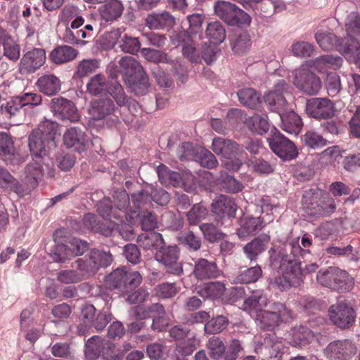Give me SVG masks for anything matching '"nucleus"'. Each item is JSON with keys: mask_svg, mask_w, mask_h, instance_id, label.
I'll return each instance as SVG.
<instances>
[{"mask_svg": "<svg viewBox=\"0 0 360 360\" xmlns=\"http://www.w3.org/2000/svg\"><path fill=\"white\" fill-rule=\"evenodd\" d=\"M268 311L276 316L280 322L288 321L292 318L291 311L283 303L280 302L271 303Z\"/></svg>", "mask_w": 360, "mask_h": 360, "instance_id": "obj_61", "label": "nucleus"}, {"mask_svg": "<svg viewBox=\"0 0 360 360\" xmlns=\"http://www.w3.org/2000/svg\"><path fill=\"white\" fill-rule=\"evenodd\" d=\"M228 319L223 316H218L207 321L204 327L205 332L208 334H216L223 331L228 326Z\"/></svg>", "mask_w": 360, "mask_h": 360, "instance_id": "obj_59", "label": "nucleus"}, {"mask_svg": "<svg viewBox=\"0 0 360 360\" xmlns=\"http://www.w3.org/2000/svg\"><path fill=\"white\" fill-rule=\"evenodd\" d=\"M50 255L54 262L58 263H65L73 257L70 247L63 243L56 244Z\"/></svg>", "mask_w": 360, "mask_h": 360, "instance_id": "obj_56", "label": "nucleus"}, {"mask_svg": "<svg viewBox=\"0 0 360 360\" xmlns=\"http://www.w3.org/2000/svg\"><path fill=\"white\" fill-rule=\"evenodd\" d=\"M206 348L212 359L224 360L226 347L221 338L218 336H212L206 343Z\"/></svg>", "mask_w": 360, "mask_h": 360, "instance_id": "obj_41", "label": "nucleus"}, {"mask_svg": "<svg viewBox=\"0 0 360 360\" xmlns=\"http://www.w3.org/2000/svg\"><path fill=\"white\" fill-rule=\"evenodd\" d=\"M267 139L270 148L285 161L291 160L298 155L295 143L275 129V131Z\"/></svg>", "mask_w": 360, "mask_h": 360, "instance_id": "obj_12", "label": "nucleus"}, {"mask_svg": "<svg viewBox=\"0 0 360 360\" xmlns=\"http://www.w3.org/2000/svg\"><path fill=\"white\" fill-rule=\"evenodd\" d=\"M107 92L115 100L117 105L122 107L128 105L129 110L131 108L136 111V108L138 105L135 101H129V98L126 95L122 86L117 82H112L109 84Z\"/></svg>", "mask_w": 360, "mask_h": 360, "instance_id": "obj_32", "label": "nucleus"}, {"mask_svg": "<svg viewBox=\"0 0 360 360\" xmlns=\"http://www.w3.org/2000/svg\"><path fill=\"white\" fill-rule=\"evenodd\" d=\"M269 242L270 236L269 235H260L243 247V252L250 261H256L259 255L266 250Z\"/></svg>", "mask_w": 360, "mask_h": 360, "instance_id": "obj_24", "label": "nucleus"}, {"mask_svg": "<svg viewBox=\"0 0 360 360\" xmlns=\"http://www.w3.org/2000/svg\"><path fill=\"white\" fill-rule=\"evenodd\" d=\"M51 109L54 115L62 120L71 122H77L79 115L75 105L64 98H55L51 100Z\"/></svg>", "mask_w": 360, "mask_h": 360, "instance_id": "obj_19", "label": "nucleus"}, {"mask_svg": "<svg viewBox=\"0 0 360 360\" xmlns=\"http://www.w3.org/2000/svg\"><path fill=\"white\" fill-rule=\"evenodd\" d=\"M38 131L39 135L46 139L47 145L56 147L55 139L60 134L58 132V124L56 122L44 119L40 122L37 129H34Z\"/></svg>", "mask_w": 360, "mask_h": 360, "instance_id": "obj_34", "label": "nucleus"}, {"mask_svg": "<svg viewBox=\"0 0 360 360\" xmlns=\"http://www.w3.org/2000/svg\"><path fill=\"white\" fill-rule=\"evenodd\" d=\"M212 210L219 216L233 217L236 214V205L228 196L220 195L212 202Z\"/></svg>", "mask_w": 360, "mask_h": 360, "instance_id": "obj_28", "label": "nucleus"}, {"mask_svg": "<svg viewBox=\"0 0 360 360\" xmlns=\"http://www.w3.org/2000/svg\"><path fill=\"white\" fill-rule=\"evenodd\" d=\"M124 7L117 0H109L101 6L99 12L101 16L105 21H112L120 18L123 12Z\"/></svg>", "mask_w": 360, "mask_h": 360, "instance_id": "obj_38", "label": "nucleus"}, {"mask_svg": "<svg viewBox=\"0 0 360 360\" xmlns=\"http://www.w3.org/2000/svg\"><path fill=\"white\" fill-rule=\"evenodd\" d=\"M292 83L300 91L307 95L316 94L321 86L319 77L304 65L294 71Z\"/></svg>", "mask_w": 360, "mask_h": 360, "instance_id": "obj_11", "label": "nucleus"}, {"mask_svg": "<svg viewBox=\"0 0 360 360\" xmlns=\"http://www.w3.org/2000/svg\"><path fill=\"white\" fill-rule=\"evenodd\" d=\"M15 155L14 143L6 133H0V158L5 162H11Z\"/></svg>", "mask_w": 360, "mask_h": 360, "instance_id": "obj_46", "label": "nucleus"}, {"mask_svg": "<svg viewBox=\"0 0 360 360\" xmlns=\"http://www.w3.org/2000/svg\"><path fill=\"white\" fill-rule=\"evenodd\" d=\"M316 281L323 287L342 292L352 290L354 285V280L347 272L333 266L319 271Z\"/></svg>", "mask_w": 360, "mask_h": 360, "instance_id": "obj_4", "label": "nucleus"}, {"mask_svg": "<svg viewBox=\"0 0 360 360\" xmlns=\"http://www.w3.org/2000/svg\"><path fill=\"white\" fill-rule=\"evenodd\" d=\"M82 321L83 323L77 326L78 333L84 335L89 328L94 327L97 330H103L111 320L110 314L107 311H98L93 304H86L82 308Z\"/></svg>", "mask_w": 360, "mask_h": 360, "instance_id": "obj_8", "label": "nucleus"}, {"mask_svg": "<svg viewBox=\"0 0 360 360\" xmlns=\"http://www.w3.org/2000/svg\"><path fill=\"white\" fill-rule=\"evenodd\" d=\"M131 315L138 319H145L149 317L162 316L165 311L162 304L155 303L148 307L136 306L131 309Z\"/></svg>", "mask_w": 360, "mask_h": 360, "instance_id": "obj_35", "label": "nucleus"}, {"mask_svg": "<svg viewBox=\"0 0 360 360\" xmlns=\"http://www.w3.org/2000/svg\"><path fill=\"white\" fill-rule=\"evenodd\" d=\"M126 85L137 96H143L148 92L150 87L149 79L145 70L132 79L127 80Z\"/></svg>", "mask_w": 360, "mask_h": 360, "instance_id": "obj_37", "label": "nucleus"}, {"mask_svg": "<svg viewBox=\"0 0 360 360\" xmlns=\"http://www.w3.org/2000/svg\"><path fill=\"white\" fill-rule=\"evenodd\" d=\"M283 345L278 341H274L271 335L265 337L264 342L256 349L257 353L261 354L264 359L281 358Z\"/></svg>", "mask_w": 360, "mask_h": 360, "instance_id": "obj_25", "label": "nucleus"}, {"mask_svg": "<svg viewBox=\"0 0 360 360\" xmlns=\"http://www.w3.org/2000/svg\"><path fill=\"white\" fill-rule=\"evenodd\" d=\"M77 54L78 51L75 48L68 45H61L52 50L49 58L53 63L59 65L73 60Z\"/></svg>", "mask_w": 360, "mask_h": 360, "instance_id": "obj_33", "label": "nucleus"}, {"mask_svg": "<svg viewBox=\"0 0 360 360\" xmlns=\"http://www.w3.org/2000/svg\"><path fill=\"white\" fill-rule=\"evenodd\" d=\"M342 62V58L340 56L323 55L309 61V65L319 72H324L329 68L335 70L340 68Z\"/></svg>", "mask_w": 360, "mask_h": 360, "instance_id": "obj_30", "label": "nucleus"}, {"mask_svg": "<svg viewBox=\"0 0 360 360\" xmlns=\"http://www.w3.org/2000/svg\"><path fill=\"white\" fill-rule=\"evenodd\" d=\"M356 347L348 340L330 342L325 349V355L329 360H349L356 353Z\"/></svg>", "mask_w": 360, "mask_h": 360, "instance_id": "obj_18", "label": "nucleus"}, {"mask_svg": "<svg viewBox=\"0 0 360 360\" xmlns=\"http://www.w3.org/2000/svg\"><path fill=\"white\" fill-rule=\"evenodd\" d=\"M115 108V104L111 99H97L91 103L89 112L93 120H101L114 112Z\"/></svg>", "mask_w": 360, "mask_h": 360, "instance_id": "obj_26", "label": "nucleus"}, {"mask_svg": "<svg viewBox=\"0 0 360 360\" xmlns=\"http://www.w3.org/2000/svg\"><path fill=\"white\" fill-rule=\"evenodd\" d=\"M289 89L288 84L284 79H281L275 85L274 90L264 96L270 110L280 115L285 110L288 103L284 94L289 92Z\"/></svg>", "mask_w": 360, "mask_h": 360, "instance_id": "obj_15", "label": "nucleus"}, {"mask_svg": "<svg viewBox=\"0 0 360 360\" xmlns=\"http://www.w3.org/2000/svg\"><path fill=\"white\" fill-rule=\"evenodd\" d=\"M338 46V51L354 63L360 58V43L355 39L349 37L344 42L342 40Z\"/></svg>", "mask_w": 360, "mask_h": 360, "instance_id": "obj_44", "label": "nucleus"}, {"mask_svg": "<svg viewBox=\"0 0 360 360\" xmlns=\"http://www.w3.org/2000/svg\"><path fill=\"white\" fill-rule=\"evenodd\" d=\"M245 123L252 132L257 134H265L269 129V123L266 115L255 114L248 118Z\"/></svg>", "mask_w": 360, "mask_h": 360, "instance_id": "obj_45", "label": "nucleus"}, {"mask_svg": "<svg viewBox=\"0 0 360 360\" xmlns=\"http://www.w3.org/2000/svg\"><path fill=\"white\" fill-rule=\"evenodd\" d=\"M347 32L349 37H360V15L357 13H351L346 20Z\"/></svg>", "mask_w": 360, "mask_h": 360, "instance_id": "obj_64", "label": "nucleus"}, {"mask_svg": "<svg viewBox=\"0 0 360 360\" xmlns=\"http://www.w3.org/2000/svg\"><path fill=\"white\" fill-rule=\"evenodd\" d=\"M28 145L34 161L29 165H35L41 167L43 171L46 169L51 172L54 165L45 148L52 146L47 145L46 139L39 135L38 131L33 130L29 136Z\"/></svg>", "mask_w": 360, "mask_h": 360, "instance_id": "obj_7", "label": "nucleus"}, {"mask_svg": "<svg viewBox=\"0 0 360 360\" xmlns=\"http://www.w3.org/2000/svg\"><path fill=\"white\" fill-rule=\"evenodd\" d=\"M44 175L43 169L35 165H28L25 170V177L21 181L14 179L10 189L19 197L29 195L38 185Z\"/></svg>", "mask_w": 360, "mask_h": 360, "instance_id": "obj_10", "label": "nucleus"}, {"mask_svg": "<svg viewBox=\"0 0 360 360\" xmlns=\"http://www.w3.org/2000/svg\"><path fill=\"white\" fill-rule=\"evenodd\" d=\"M112 262V256L108 251L100 250H91L82 258H78L72 264V267L76 269L84 276L94 275L101 267H106Z\"/></svg>", "mask_w": 360, "mask_h": 360, "instance_id": "obj_3", "label": "nucleus"}, {"mask_svg": "<svg viewBox=\"0 0 360 360\" xmlns=\"http://www.w3.org/2000/svg\"><path fill=\"white\" fill-rule=\"evenodd\" d=\"M157 173L159 180L163 184H171L173 186H180L181 175L180 173L170 170L164 165H160L157 167Z\"/></svg>", "mask_w": 360, "mask_h": 360, "instance_id": "obj_48", "label": "nucleus"}, {"mask_svg": "<svg viewBox=\"0 0 360 360\" xmlns=\"http://www.w3.org/2000/svg\"><path fill=\"white\" fill-rule=\"evenodd\" d=\"M238 100L243 105L257 108L261 103L260 94L252 88H244L237 92Z\"/></svg>", "mask_w": 360, "mask_h": 360, "instance_id": "obj_43", "label": "nucleus"}, {"mask_svg": "<svg viewBox=\"0 0 360 360\" xmlns=\"http://www.w3.org/2000/svg\"><path fill=\"white\" fill-rule=\"evenodd\" d=\"M250 37L246 32H242L231 39L232 50L236 54H243L250 47Z\"/></svg>", "mask_w": 360, "mask_h": 360, "instance_id": "obj_55", "label": "nucleus"}, {"mask_svg": "<svg viewBox=\"0 0 360 360\" xmlns=\"http://www.w3.org/2000/svg\"><path fill=\"white\" fill-rule=\"evenodd\" d=\"M177 19L169 11L152 12L144 20L145 25L150 30H169L176 24Z\"/></svg>", "mask_w": 360, "mask_h": 360, "instance_id": "obj_21", "label": "nucleus"}, {"mask_svg": "<svg viewBox=\"0 0 360 360\" xmlns=\"http://www.w3.org/2000/svg\"><path fill=\"white\" fill-rule=\"evenodd\" d=\"M64 144L68 148L75 147L78 151L83 150L87 143L85 133L78 127H71L63 134Z\"/></svg>", "mask_w": 360, "mask_h": 360, "instance_id": "obj_27", "label": "nucleus"}, {"mask_svg": "<svg viewBox=\"0 0 360 360\" xmlns=\"http://www.w3.org/2000/svg\"><path fill=\"white\" fill-rule=\"evenodd\" d=\"M98 212L103 218L110 221H112V218L120 219L122 217V214H118L115 207H112V202L108 198H105L98 202Z\"/></svg>", "mask_w": 360, "mask_h": 360, "instance_id": "obj_53", "label": "nucleus"}, {"mask_svg": "<svg viewBox=\"0 0 360 360\" xmlns=\"http://www.w3.org/2000/svg\"><path fill=\"white\" fill-rule=\"evenodd\" d=\"M137 243L140 247L145 250H159L165 245L162 234L158 232L141 233L138 236Z\"/></svg>", "mask_w": 360, "mask_h": 360, "instance_id": "obj_36", "label": "nucleus"}, {"mask_svg": "<svg viewBox=\"0 0 360 360\" xmlns=\"http://www.w3.org/2000/svg\"><path fill=\"white\" fill-rule=\"evenodd\" d=\"M109 84L104 75L97 74L89 79L86 90L91 96H96L107 93Z\"/></svg>", "mask_w": 360, "mask_h": 360, "instance_id": "obj_42", "label": "nucleus"}, {"mask_svg": "<svg viewBox=\"0 0 360 360\" xmlns=\"http://www.w3.org/2000/svg\"><path fill=\"white\" fill-rule=\"evenodd\" d=\"M212 149L217 155H221L227 159H231L232 156H242L245 153L243 147L236 141L221 137L213 139Z\"/></svg>", "mask_w": 360, "mask_h": 360, "instance_id": "obj_22", "label": "nucleus"}, {"mask_svg": "<svg viewBox=\"0 0 360 360\" xmlns=\"http://www.w3.org/2000/svg\"><path fill=\"white\" fill-rule=\"evenodd\" d=\"M106 282L110 288H116L122 294H127L141 284L142 276L138 271L117 269L107 276Z\"/></svg>", "mask_w": 360, "mask_h": 360, "instance_id": "obj_6", "label": "nucleus"}, {"mask_svg": "<svg viewBox=\"0 0 360 360\" xmlns=\"http://www.w3.org/2000/svg\"><path fill=\"white\" fill-rule=\"evenodd\" d=\"M206 37L215 44H221L226 39V30L219 21L210 22L205 30Z\"/></svg>", "mask_w": 360, "mask_h": 360, "instance_id": "obj_49", "label": "nucleus"}, {"mask_svg": "<svg viewBox=\"0 0 360 360\" xmlns=\"http://www.w3.org/2000/svg\"><path fill=\"white\" fill-rule=\"evenodd\" d=\"M328 316L330 320L340 328H349L355 319L353 308L344 302L330 306Z\"/></svg>", "mask_w": 360, "mask_h": 360, "instance_id": "obj_16", "label": "nucleus"}, {"mask_svg": "<svg viewBox=\"0 0 360 360\" xmlns=\"http://www.w3.org/2000/svg\"><path fill=\"white\" fill-rule=\"evenodd\" d=\"M208 214L207 209L200 203L193 205L187 212L186 217L190 225H197L200 221L205 219Z\"/></svg>", "mask_w": 360, "mask_h": 360, "instance_id": "obj_57", "label": "nucleus"}, {"mask_svg": "<svg viewBox=\"0 0 360 360\" xmlns=\"http://www.w3.org/2000/svg\"><path fill=\"white\" fill-rule=\"evenodd\" d=\"M46 59V51L44 49L34 48L22 55L18 71L22 75L33 74L44 65Z\"/></svg>", "mask_w": 360, "mask_h": 360, "instance_id": "obj_14", "label": "nucleus"}, {"mask_svg": "<svg viewBox=\"0 0 360 360\" xmlns=\"http://www.w3.org/2000/svg\"><path fill=\"white\" fill-rule=\"evenodd\" d=\"M262 269L259 265L250 267L236 277V281L239 283H250L257 281L262 276Z\"/></svg>", "mask_w": 360, "mask_h": 360, "instance_id": "obj_58", "label": "nucleus"}, {"mask_svg": "<svg viewBox=\"0 0 360 360\" xmlns=\"http://www.w3.org/2000/svg\"><path fill=\"white\" fill-rule=\"evenodd\" d=\"M276 165L275 158L269 160L258 158L251 162L250 166L254 172L260 174H269L274 172Z\"/></svg>", "mask_w": 360, "mask_h": 360, "instance_id": "obj_52", "label": "nucleus"}, {"mask_svg": "<svg viewBox=\"0 0 360 360\" xmlns=\"http://www.w3.org/2000/svg\"><path fill=\"white\" fill-rule=\"evenodd\" d=\"M300 251L298 241L278 245L269 250L271 265L278 268L283 275V289L297 287L303 281V271L297 256Z\"/></svg>", "mask_w": 360, "mask_h": 360, "instance_id": "obj_1", "label": "nucleus"}, {"mask_svg": "<svg viewBox=\"0 0 360 360\" xmlns=\"http://www.w3.org/2000/svg\"><path fill=\"white\" fill-rule=\"evenodd\" d=\"M140 52L142 56L150 62H153L155 63H171L172 62V60L167 55V53L157 49L143 48L140 50Z\"/></svg>", "mask_w": 360, "mask_h": 360, "instance_id": "obj_54", "label": "nucleus"}, {"mask_svg": "<svg viewBox=\"0 0 360 360\" xmlns=\"http://www.w3.org/2000/svg\"><path fill=\"white\" fill-rule=\"evenodd\" d=\"M155 259L164 266L167 273L180 275L183 272L181 263L179 262V249L176 245H162L155 255Z\"/></svg>", "mask_w": 360, "mask_h": 360, "instance_id": "obj_13", "label": "nucleus"}, {"mask_svg": "<svg viewBox=\"0 0 360 360\" xmlns=\"http://www.w3.org/2000/svg\"><path fill=\"white\" fill-rule=\"evenodd\" d=\"M302 208L308 216L320 217L333 213L336 210V205L333 198L316 188L304 192Z\"/></svg>", "mask_w": 360, "mask_h": 360, "instance_id": "obj_2", "label": "nucleus"}, {"mask_svg": "<svg viewBox=\"0 0 360 360\" xmlns=\"http://www.w3.org/2000/svg\"><path fill=\"white\" fill-rule=\"evenodd\" d=\"M256 323L264 330H271L281 323L268 310H259L256 316Z\"/></svg>", "mask_w": 360, "mask_h": 360, "instance_id": "obj_51", "label": "nucleus"}, {"mask_svg": "<svg viewBox=\"0 0 360 360\" xmlns=\"http://www.w3.org/2000/svg\"><path fill=\"white\" fill-rule=\"evenodd\" d=\"M281 128L289 134H297L302 129V122L300 116L293 111L279 115Z\"/></svg>", "mask_w": 360, "mask_h": 360, "instance_id": "obj_39", "label": "nucleus"}, {"mask_svg": "<svg viewBox=\"0 0 360 360\" xmlns=\"http://www.w3.org/2000/svg\"><path fill=\"white\" fill-rule=\"evenodd\" d=\"M214 13L231 26L248 25L251 23V17L236 5L226 1H217L214 4Z\"/></svg>", "mask_w": 360, "mask_h": 360, "instance_id": "obj_5", "label": "nucleus"}, {"mask_svg": "<svg viewBox=\"0 0 360 360\" xmlns=\"http://www.w3.org/2000/svg\"><path fill=\"white\" fill-rule=\"evenodd\" d=\"M268 298L262 291L257 290L245 299L243 302V309L245 311L252 309H261L266 307Z\"/></svg>", "mask_w": 360, "mask_h": 360, "instance_id": "obj_47", "label": "nucleus"}, {"mask_svg": "<svg viewBox=\"0 0 360 360\" xmlns=\"http://www.w3.org/2000/svg\"><path fill=\"white\" fill-rule=\"evenodd\" d=\"M58 281L65 284H73L84 280V276L76 269L61 270L57 273Z\"/></svg>", "mask_w": 360, "mask_h": 360, "instance_id": "obj_62", "label": "nucleus"}, {"mask_svg": "<svg viewBox=\"0 0 360 360\" xmlns=\"http://www.w3.org/2000/svg\"><path fill=\"white\" fill-rule=\"evenodd\" d=\"M119 65L125 82L144 71L140 63L131 56L122 57L119 60Z\"/></svg>", "mask_w": 360, "mask_h": 360, "instance_id": "obj_29", "label": "nucleus"}, {"mask_svg": "<svg viewBox=\"0 0 360 360\" xmlns=\"http://www.w3.org/2000/svg\"><path fill=\"white\" fill-rule=\"evenodd\" d=\"M193 275L198 280H207L218 277L220 271L214 261L198 259L194 265Z\"/></svg>", "mask_w": 360, "mask_h": 360, "instance_id": "obj_23", "label": "nucleus"}, {"mask_svg": "<svg viewBox=\"0 0 360 360\" xmlns=\"http://www.w3.org/2000/svg\"><path fill=\"white\" fill-rule=\"evenodd\" d=\"M273 205L269 203H264L261 205L262 214L266 215L259 217H245L240 220V228L237 234L240 238H245L250 235L255 234L260 231L266 224L273 221L272 213Z\"/></svg>", "mask_w": 360, "mask_h": 360, "instance_id": "obj_9", "label": "nucleus"}, {"mask_svg": "<svg viewBox=\"0 0 360 360\" xmlns=\"http://www.w3.org/2000/svg\"><path fill=\"white\" fill-rule=\"evenodd\" d=\"M178 288L174 283H162L154 288L155 295L162 299H168L174 297L178 292Z\"/></svg>", "mask_w": 360, "mask_h": 360, "instance_id": "obj_63", "label": "nucleus"}, {"mask_svg": "<svg viewBox=\"0 0 360 360\" xmlns=\"http://www.w3.org/2000/svg\"><path fill=\"white\" fill-rule=\"evenodd\" d=\"M315 38L317 44L323 50H330L334 47L339 48L338 44L341 43L340 39L331 32L319 31L315 34Z\"/></svg>", "mask_w": 360, "mask_h": 360, "instance_id": "obj_50", "label": "nucleus"}, {"mask_svg": "<svg viewBox=\"0 0 360 360\" xmlns=\"http://www.w3.org/2000/svg\"><path fill=\"white\" fill-rule=\"evenodd\" d=\"M114 349V345L108 340L100 336L94 335L89 338L85 345L84 356L86 360H97L106 356L108 352Z\"/></svg>", "mask_w": 360, "mask_h": 360, "instance_id": "obj_20", "label": "nucleus"}, {"mask_svg": "<svg viewBox=\"0 0 360 360\" xmlns=\"http://www.w3.org/2000/svg\"><path fill=\"white\" fill-rule=\"evenodd\" d=\"M291 342L294 346L303 347L309 344L314 338L311 329L304 326H295L292 328Z\"/></svg>", "mask_w": 360, "mask_h": 360, "instance_id": "obj_40", "label": "nucleus"}, {"mask_svg": "<svg viewBox=\"0 0 360 360\" xmlns=\"http://www.w3.org/2000/svg\"><path fill=\"white\" fill-rule=\"evenodd\" d=\"M39 90L45 95L53 96L60 90V81L53 74L41 76L36 82Z\"/></svg>", "mask_w": 360, "mask_h": 360, "instance_id": "obj_31", "label": "nucleus"}, {"mask_svg": "<svg viewBox=\"0 0 360 360\" xmlns=\"http://www.w3.org/2000/svg\"><path fill=\"white\" fill-rule=\"evenodd\" d=\"M306 112L315 119H329L334 115V105L326 98H312L307 101Z\"/></svg>", "mask_w": 360, "mask_h": 360, "instance_id": "obj_17", "label": "nucleus"}, {"mask_svg": "<svg viewBox=\"0 0 360 360\" xmlns=\"http://www.w3.org/2000/svg\"><path fill=\"white\" fill-rule=\"evenodd\" d=\"M179 241L193 251L198 250L202 244L201 238L195 235L193 231H187L180 233Z\"/></svg>", "mask_w": 360, "mask_h": 360, "instance_id": "obj_60", "label": "nucleus"}]
</instances>
